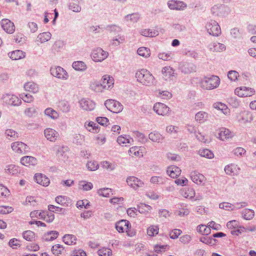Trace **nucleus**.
Wrapping results in <instances>:
<instances>
[{
	"label": "nucleus",
	"mask_w": 256,
	"mask_h": 256,
	"mask_svg": "<svg viewBox=\"0 0 256 256\" xmlns=\"http://www.w3.org/2000/svg\"><path fill=\"white\" fill-rule=\"evenodd\" d=\"M135 76L137 81L142 85L151 86L156 84L154 76L146 69H141L136 71Z\"/></svg>",
	"instance_id": "1"
},
{
	"label": "nucleus",
	"mask_w": 256,
	"mask_h": 256,
	"mask_svg": "<svg viewBox=\"0 0 256 256\" xmlns=\"http://www.w3.org/2000/svg\"><path fill=\"white\" fill-rule=\"evenodd\" d=\"M220 79L216 76L204 77L200 82L202 88L204 90H213L216 88L220 84Z\"/></svg>",
	"instance_id": "2"
},
{
	"label": "nucleus",
	"mask_w": 256,
	"mask_h": 256,
	"mask_svg": "<svg viewBox=\"0 0 256 256\" xmlns=\"http://www.w3.org/2000/svg\"><path fill=\"white\" fill-rule=\"evenodd\" d=\"M206 28L210 35L218 36L221 34V28L218 22L210 20L206 25Z\"/></svg>",
	"instance_id": "3"
},
{
	"label": "nucleus",
	"mask_w": 256,
	"mask_h": 256,
	"mask_svg": "<svg viewBox=\"0 0 256 256\" xmlns=\"http://www.w3.org/2000/svg\"><path fill=\"white\" fill-rule=\"evenodd\" d=\"M107 109L114 113H119L123 109L122 105L118 101L114 100H108L104 102Z\"/></svg>",
	"instance_id": "4"
},
{
	"label": "nucleus",
	"mask_w": 256,
	"mask_h": 256,
	"mask_svg": "<svg viewBox=\"0 0 256 256\" xmlns=\"http://www.w3.org/2000/svg\"><path fill=\"white\" fill-rule=\"evenodd\" d=\"M212 13L215 16L225 17L228 16L230 12L229 7L223 4L215 5L211 8Z\"/></svg>",
	"instance_id": "5"
},
{
	"label": "nucleus",
	"mask_w": 256,
	"mask_h": 256,
	"mask_svg": "<svg viewBox=\"0 0 256 256\" xmlns=\"http://www.w3.org/2000/svg\"><path fill=\"white\" fill-rule=\"evenodd\" d=\"M108 53L100 48L94 49L91 54L92 60L96 62H100L108 58Z\"/></svg>",
	"instance_id": "6"
},
{
	"label": "nucleus",
	"mask_w": 256,
	"mask_h": 256,
	"mask_svg": "<svg viewBox=\"0 0 256 256\" xmlns=\"http://www.w3.org/2000/svg\"><path fill=\"white\" fill-rule=\"evenodd\" d=\"M2 102L6 104L12 106H18L21 103V100L16 96L6 94L2 96Z\"/></svg>",
	"instance_id": "7"
},
{
	"label": "nucleus",
	"mask_w": 256,
	"mask_h": 256,
	"mask_svg": "<svg viewBox=\"0 0 256 256\" xmlns=\"http://www.w3.org/2000/svg\"><path fill=\"white\" fill-rule=\"evenodd\" d=\"M50 72L52 75L60 80H66L68 78V72L60 66L52 67Z\"/></svg>",
	"instance_id": "8"
},
{
	"label": "nucleus",
	"mask_w": 256,
	"mask_h": 256,
	"mask_svg": "<svg viewBox=\"0 0 256 256\" xmlns=\"http://www.w3.org/2000/svg\"><path fill=\"white\" fill-rule=\"evenodd\" d=\"M12 150L16 153L24 154L28 152V146L21 142H15L11 144Z\"/></svg>",
	"instance_id": "9"
},
{
	"label": "nucleus",
	"mask_w": 256,
	"mask_h": 256,
	"mask_svg": "<svg viewBox=\"0 0 256 256\" xmlns=\"http://www.w3.org/2000/svg\"><path fill=\"white\" fill-rule=\"evenodd\" d=\"M126 182L131 188L135 190L142 187L144 185V183L142 180L134 176H128Z\"/></svg>",
	"instance_id": "10"
},
{
	"label": "nucleus",
	"mask_w": 256,
	"mask_h": 256,
	"mask_svg": "<svg viewBox=\"0 0 256 256\" xmlns=\"http://www.w3.org/2000/svg\"><path fill=\"white\" fill-rule=\"evenodd\" d=\"M168 7L172 10H184L187 8V4L182 1L170 0L167 3Z\"/></svg>",
	"instance_id": "11"
},
{
	"label": "nucleus",
	"mask_w": 256,
	"mask_h": 256,
	"mask_svg": "<svg viewBox=\"0 0 256 256\" xmlns=\"http://www.w3.org/2000/svg\"><path fill=\"white\" fill-rule=\"evenodd\" d=\"M235 94L240 97H248L254 95L255 93L254 89L242 86L236 88L234 91Z\"/></svg>",
	"instance_id": "12"
},
{
	"label": "nucleus",
	"mask_w": 256,
	"mask_h": 256,
	"mask_svg": "<svg viewBox=\"0 0 256 256\" xmlns=\"http://www.w3.org/2000/svg\"><path fill=\"white\" fill-rule=\"evenodd\" d=\"M153 109L158 114L162 116L167 115L170 111V108L168 106L160 102L155 104Z\"/></svg>",
	"instance_id": "13"
},
{
	"label": "nucleus",
	"mask_w": 256,
	"mask_h": 256,
	"mask_svg": "<svg viewBox=\"0 0 256 256\" xmlns=\"http://www.w3.org/2000/svg\"><path fill=\"white\" fill-rule=\"evenodd\" d=\"M232 132L228 129L225 128H221L218 130L216 137L220 140L224 141L232 138Z\"/></svg>",
	"instance_id": "14"
},
{
	"label": "nucleus",
	"mask_w": 256,
	"mask_h": 256,
	"mask_svg": "<svg viewBox=\"0 0 256 256\" xmlns=\"http://www.w3.org/2000/svg\"><path fill=\"white\" fill-rule=\"evenodd\" d=\"M238 121L242 123L250 122L253 120L252 114L248 111L244 110L238 116Z\"/></svg>",
	"instance_id": "15"
},
{
	"label": "nucleus",
	"mask_w": 256,
	"mask_h": 256,
	"mask_svg": "<svg viewBox=\"0 0 256 256\" xmlns=\"http://www.w3.org/2000/svg\"><path fill=\"white\" fill-rule=\"evenodd\" d=\"M190 176L192 181L197 184L203 185L206 181L204 176L196 171L192 172Z\"/></svg>",
	"instance_id": "16"
},
{
	"label": "nucleus",
	"mask_w": 256,
	"mask_h": 256,
	"mask_svg": "<svg viewBox=\"0 0 256 256\" xmlns=\"http://www.w3.org/2000/svg\"><path fill=\"white\" fill-rule=\"evenodd\" d=\"M44 134L46 139L50 142H54L59 136V134L54 129L46 128L44 130Z\"/></svg>",
	"instance_id": "17"
},
{
	"label": "nucleus",
	"mask_w": 256,
	"mask_h": 256,
	"mask_svg": "<svg viewBox=\"0 0 256 256\" xmlns=\"http://www.w3.org/2000/svg\"><path fill=\"white\" fill-rule=\"evenodd\" d=\"M79 104L84 110L91 111L95 108L94 102L89 99L82 98L79 101Z\"/></svg>",
	"instance_id": "18"
},
{
	"label": "nucleus",
	"mask_w": 256,
	"mask_h": 256,
	"mask_svg": "<svg viewBox=\"0 0 256 256\" xmlns=\"http://www.w3.org/2000/svg\"><path fill=\"white\" fill-rule=\"evenodd\" d=\"M1 26L3 30L8 34H12L15 30L13 22L8 19H4L1 21Z\"/></svg>",
	"instance_id": "19"
},
{
	"label": "nucleus",
	"mask_w": 256,
	"mask_h": 256,
	"mask_svg": "<svg viewBox=\"0 0 256 256\" xmlns=\"http://www.w3.org/2000/svg\"><path fill=\"white\" fill-rule=\"evenodd\" d=\"M35 181L44 186H47L50 183V179L42 174H36L34 176Z\"/></svg>",
	"instance_id": "20"
},
{
	"label": "nucleus",
	"mask_w": 256,
	"mask_h": 256,
	"mask_svg": "<svg viewBox=\"0 0 256 256\" xmlns=\"http://www.w3.org/2000/svg\"><path fill=\"white\" fill-rule=\"evenodd\" d=\"M102 90H110L112 88L114 84V80L112 77L108 76H104L102 82L100 83Z\"/></svg>",
	"instance_id": "21"
},
{
	"label": "nucleus",
	"mask_w": 256,
	"mask_h": 256,
	"mask_svg": "<svg viewBox=\"0 0 256 256\" xmlns=\"http://www.w3.org/2000/svg\"><path fill=\"white\" fill-rule=\"evenodd\" d=\"M163 78L166 80H172L174 77V70L170 66H165L162 70Z\"/></svg>",
	"instance_id": "22"
},
{
	"label": "nucleus",
	"mask_w": 256,
	"mask_h": 256,
	"mask_svg": "<svg viewBox=\"0 0 256 256\" xmlns=\"http://www.w3.org/2000/svg\"><path fill=\"white\" fill-rule=\"evenodd\" d=\"M20 163L26 166H34L37 164L38 160L33 156H25L20 158Z\"/></svg>",
	"instance_id": "23"
},
{
	"label": "nucleus",
	"mask_w": 256,
	"mask_h": 256,
	"mask_svg": "<svg viewBox=\"0 0 256 256\" xmlns=\"http://www.w3.org/2000/svg\"><path fill=\"white\" fill-rule=\"evenodd\" d=\"M224 170L227 174L234 176L238 174L240 168L238 165L231 164L226 166Z\"/></svg>",
	"instance_id": "24"
},
{
	"label": "nucleus",
	"mask_w": 256,
	"mask_h": 256,
	"mask_svg": "<svg viewBox=\"0 0 256 256\" xmlns=\"http://www.w3.org/2000/svg\"><path fill=\"white\" fill-rule=\"evenodd\" d=\"M38 218L42 220L47 222H52L54 218V216L53 213L48 211L42 210L40 212Z\"/></svg>",
	"instance_id": "25"
},
{
	"label": "nucleus",
	"mask_w": 256,
	"mask_h": 256,
	"mask_svg": "<svg viewBox=\"0 0 256 256\" xmlns=\"http://www.w3.org/2000/svg\"><path fill=\"white\" fill-rule=\"evenodd\" d=\"M148 138L152 142L161 143L164 139V136L158 132L154 131L149 134Z\"/></svg>",
	"instance_id": "26"
},
{
	"label": "nucleus",
	"mask_w": 256,
	"mask_h": 256,
	"mask_svg": "<svg viewBox=\"0 0 256 256\" xmlns=\"http://www.w3.org/2000/svg\"><path fill=\"white\" fill-rule=\"evenodd\" d=\"M166 172L169 176L174 178L180 174L181 170L176 166H172L168 168Z\"/></svg>",
	"instance_id": "27"
},
{
	"label": "nucleus",
	"mask_w": 256,
	"mask_h": 256,
	"mask_svg": "<svg viewBox=\"0 0 256 256\" xmlns=\"http://www.w3.org/2000/svg\"><path fill=\"white\" fill-rule=\"evenodd\" d=\"M59 234V232L56 230L48 232L43 235L42 240L43 241L50 242L56 239Z\"/></svg>",
	"instance_id": "28"
},
{
	"label": "nucleus",
	"mask_w": 256,
	"mask_h": 256,
	"mask_svg": "<svg viewBox=\"0 0 256 256\" xmlns=\"http://www.w3.org/2000/svg\"><path fill=\"white\" fill-rule=\"evenodd\" d=\"M52 37V34L50 32H44L38 34L36 38V42H40L41 44L48 41Z\"/></svg>",
	"instance_id": "29"
},
{
	"label": "nucleus",
	"mask_w": 256,
	"mask_h": 256,
	"mask_svg": "<svg viewBox=\"0 0 256 256\" xmlns=\"http://www.w3.org/2000/svg\"><path fill=\"white\" fill-rule=\"evenodd\" d=\"M72 67L76 70L80 72H84L87 69L86 64L82 61H75L72 64Z\"/></svg>",
	"instance_id": "30"
},
{
	"label": "nucleus",
	"mask_w": 256,
	"mask_h": 256,
	"mask_svg": "<svg viewBox=\"0 0 256 256\" xmlns=\"http://www.w3.org/2000/svg\"><path fill=\"white\" fill-rule=\"evenodd\" d=\"M24 88L26 90L34 94L38 92L39 90L38 85L32 82L26 83L24 85Z\"/></svg>",
	"instance_id": "31"
},
{
	"label": "nucleus",
	"mask_w": 256,
	"mask_h": 256,
	"mask_svg": "<svg viewBox=\"0 0 256 256\" xmlns=\"http://www.w3.org/2000/svg\"><path fill=\"white\" fill-rule=\"evenodd\" d=\"M130 224V222L125 220H122L116 224V228L119 232H124V230L126 229V226H128Z\"/></svg>",
	"instance_id": "32"
},
{
	"label": "nucleus",
	"mask_w": 256,
	"mask_h": 256,
	"mask_svg": "<svg viewBox=\"0 0 256 256\" xmlns=\"http://www.w3.org/2000/svg\"><path fill=\"white\" fill-rule=\"evenodd\" d=\"M56 202L64 206H68L70 205V199L66 196H59L56 198Z\"/></svg>",
	"instance_id": "33"
},
{
	"label": "nucleus",
	"mask_w": 256,
	"mask_h": 256,
	"mask_svg": "<svg viewBox=\"0 0 256 256\" xmlns=\"http://www.w3.org/2000/svg\"><path fill=\"white\" fill-rule=\"evenodd\" d=\"M8 54L12 60H18L25 57V52L20 50L13 51L9 52Z\"/></svg>",
	"instance_id": "34"
},
{
	"label": "nucleus",
	"mask_w": 256,
	"mask_h": 256,
	"mask_svg": "<svg viewBox=\"0 0 256 256\" xmlns=\"http://www.w3.org/2000/svg\"><path fill=\"white\" fill-rule=\"evenodd\" d=\"M62 240L66 244L70 246L76 244L77 238L74 235L66 234L63 236Z\"/></svg>",
	"instance_id": "35"
},
{
	"label": "nucleus",
	"mask_w": 256,
	"mask_h": 256,
	"mask_svg": "<svg viewBox=\"0 0 256 256\" xmlns=\"http://www.w3.org/2000/svg\"><path fill=\"white\" fill-rule=\"evenodd\" d=\"M208 118V114L206 112L200 111L197 112L195 115V120L202 124L205 122Z\"/></svg>",
	"instance_id": "36"
},
{
	"label": "nucleus",
	"mask_w": 256,
	"mask_h": 256,
	"mask_svg": "<svg viewBox=\"0 0 256 256\" xmlns=\"http://www.w3.org/2000/svg\"><path fill=\"white\" fill-rule=\"evenodd\" d=\"M84 126L88 130L93 133H97L99 132L98 126L94 122H86Z\"/></svg>",
	"instance_id": "37"
},
{
	"label": "nucleus",
	"mask_w": 256,
	"mask_h": 256,
	"mask_svg": "<svg viewBox=\"0 0 256 256\" xmlns=\"http://www.w3.org/2000/svg\"><path fill=\"white\" fill-rule=\"evenodd\" d=\"M140 34L144 36L152 38L158 36L159 33L156 30L148 28L141 30Z\"/></svg>",
	"instance_id": "38"
},
{
	"label": "nucleus",
	"mask_w": 256,
	"mask_h": 256,
	"mask_svg": "<svg viewBox=\"0 0 256 256\" xmlns=\"http://www.w3.org/2000/svg\"><path fill=\"white\" fill-rule=\"evenodd\" d=\"M5 170L6 172L12 175H16L20 172V168L14 164H10L6 166V168Z\"/></svg>",
	"instance_id": "39"
},
{
	"label": "nucleus",
	"mask_w": 256,
	"mask_h": 256,
	"mask_svg": "<svg viewBox=\"0 0 256 256\" xmlns=\"http://www.w3.org/2000/svg\"><path fill=\"white\" fill-rule=\"evenodd\" d=\"M210 49L212 51L221 52L226 50V46L218 42H214L209 45Z\"/></svg>",
	"instance_id": "40"
},
{
	"label": "nucleus",
	"mask_w": 256,
	"mask_h": 256,
	"mask_svg": "<svg viewBox=\"0 0 256 256\" xmlns=\"http://www.w3.org/2000/svg\"><path fill=\"white\" fill-rule=\"evenodd\" d=\"M254 211L251 209L246 208L242 210V217L246 220H250L254 216Z\"/></svg>",
	"instance_id": "41"
},
{
	"label": "nucleus",
	"mask_w": 256,
	"mask_h": 256,
	"mask_svg": "<svg viewBox=\"0 0 256 256\" xmlns=\"http://www.w3.org/2000/svg\"><path fill=\"white\" fill-rule=\"evenodd\" d=\"M137 210L140 214H146L152 209V207L145 204L140 203L137 205Z\"/></svg>",
	"instance_id": "42"
},
{
	"label": "nucleus",
	"mask_w": 256,
	"mask_h": 256,
	"mask_svg": "<svg viewBox=\"0 0 256 256\" xmlns=\"http://www.w3.org/2000/svg\"><path fill=\"white\" fill-rule=\"evenodd\" d=\"M195 68V66L193 64L186 63L181 67V70L184 74H188L194 72Z\"/></svg>",
	"instance_id": "43"
},
{
	"label": "nucleus",
	"mask_w": 256,
	"mask_h": 256,
	"mask_svg": "<svg viewBox=\"0 0 256 256\" xmlns=\"http://www.w3.org/2000/svg\"><path fill=\"white\" fill-rule=\"evenodd\" d=\"M200 240L204 244L210 245L214 246L217 242V240L212 238L206 236H202L200 238Z\"/></svg>",
	"instance_id": "44"
},
{
	"label": "nucleus",
	"mask_w": 256,
	"mask_h": 256,
	"mask_svg": "<svg viewBox=\"0 0 256 256\" xmlns=\"http://www.w3.org/2000/svg\"><path fill=\"white\" fill-rule=\"evenodd\" d=\"M44 114L53 120H56L58 118V112L51 108H46Z\"/></svg>",
	"instance_id": "45"
},
{
	"label": "nucleus",
	"mask_w": 256,
	"mask_h": 256,
	"mask_svg": "<svg viewBox=\"0 0 256 256\" xmlns=\"http://www.w3.org/2000/svg\"><path fill=\"white\" fill-rule=\"evenodd\" d=\"M58 106L60 109L64 112H68L70 110V106L68 102L62 100L58 102Z\"/></svg>",
	"instance_id": "46"
},
{
	"label": "nucleus",
	"mask_w": 256,
	"mask_h": 256,
	"mask_svg": "<svg viewBox=\"0 0 256 256\" xmlns=\"http://www.w3.org/2000/svg\"><path fill=\"white\" fill-rule=\"evenodd\" d=\"M137 53L138 55L144 58H148L150 55V48L146 47L139 48L137 50Z\"/></svg>",
	"instance_id": "47"
},
{
	"label": "nucleus",
	"mask_w": 256,
	"mask_h": 256,
	"mask_svg": "<svg viewBox=\"0 0 256 256\" xmlns=\"http://www.w3.org/2000/svg\"><path fill=\"white\" fill-rule=\"evenodd\" d=\"M97 193L98 195L106 198L110 197L112 194V190L109 188L99 189Z\"/></svg>",
	"instance_id": "48"
},
{
	"label": "nucleus",
	"mask_w": 256,
	"mask_h": 256,
	"mask_svg": "<svg viewBox=\"0 0 256 256\" xmlns=\"http://www.w3.org/2000/svg\"><path fill=\"white\" fill-rule=\"evenodd\" d=\"M54 149L56 151V154L58 158L62 156L65 152L67 150L66 147L58 145L55 146Z\"/></svg>",
	"instance_id": "49"
},
{
	"label": "nucleus",
	"mask_w": 256,
	"mask_h": 256,
	"mask_svg": "<svg viewBox=\"0 0 256 256\" xmlns=\"http://www.w3.org/2000/svg\"><path fill=\"white\" fill-rule=\"evenodd\" d=\"M125 40L124 36L118 35L115 38H113L112 40L111 44L112 46H118L120 44L124 42Z\"/></svg>",
	"instance_id": "50"
},
{
	"label": "nucleus",
	"mask_w": 256,
	"mask_h": 256,
	"mask_svg": "<svg viewBox=\"0 0 256 256\" xmlns=\"http://www.w3.org/2000/svg\"><path fill=\"white\" fill-rule=\"evenodd\" d=\"M64 250L63 246L56 244L53 246L52 248V252L55 256H59L60 254Z\"/></svg>",
	"instance_id": "51"
},
{
	"label": "nucleus",
	"mask_w": 256,
	"mask_h": 256,
	"mask_svg": "<svg viewBox=\"0 0 256 256\" xmlns=\"http://www.w3.org/2000/svg\"><path fill=\"white\" fill-rule=\"evenodd\" d=\"M197 231L200 234L207 236L210 233L211 230L210 228L206 226L205 225H200L197 227Z\"/></svg>",
	"instance_id": "52"
},
{
	"label": "nucleus",
	"mask_w": 256,
	"mask_h": 256,
	"mask_svg": "<svg viewBox=\"0 0 256 256\" xmlns=\"http://www.w3.org/2000/svg\"><path fill=\"white\" fill-rule=\"evenodd\" d=\"M199 154L202 157L206 158H214V155L212 152L208 149L200 150L198 151Z\"/></svg>",
	"instance_id": "53"
},
{
	"label": "nucleus",
	"mask_w": 256,
	"mask_h": 256,
	"mask_svg": "<svg viewBox=\"0 0 256 256\" xmlns=\"http://www.w3.org/2000/svg\"><path fill=\"white\" fill-rule=\"evenodd\" d=\"M104 30H106L110 32L117 34L122 31V28L119 26L115 24H110L105 26Z\"/></svg>",
	"instance_id": "54"
},
{
	"label": "nucleus",
	"mask_w": 256,
	"mask_h": 256,
	"mask_svg": "<svg viewBox=\"0 0 256 256\" xmlns=\"http://www.w3.org/2000/svg\"><path fill=\"white\" fill-rule=\"evenodd\" d=\"M131 140H132L129 136H120L117 138V142L120 144H130Z\"/></svg>",
	"instance_id": "55"
},
{
	"label": "nucleus",
	"mask_w": 256,
	"mask_h": 256,
	"mask_svg": "<svg viewBox=\"0 0 256 256\" xmlns=\"http://www.w3.org/2000/svg\"><path fill=\"white\" fill-rule=\"evenodd\" d=\"M195 194V191L192 188H188L183 192L182 194L185 198L192 200L194 198Z\"/></svg>",
	"instance_id": "56"
},
{
	"label": "nucleus",
	"mask_w": 256,
	"mask_h": 256,
	"mask_svg": "<svg viewBox=\"0 0 256 256\" xmlns=\"http://www.w3.org/2000/svg\"><path fill=\"white\" fill-rule=\"evenodd\" d=\"M24 114L28 117H34L38 114L36 108L34 106L28 108L24 110Z\"/></svg>",
	"instance_id": "57"
},
{
	"label": "nucleus",
	"mask_w": 256,
	"mask_h": 256,
	"mask_svg": "<svg viewBox=\"0 0 256 256\" xmlns=\"http://www.w3.org/2000/svg\"><path fill=\"white\" fill-rule=\"evenodd\" d=\"M22 237L28 241H32L35 237V234L31 230H26L22 232Z\"/></svg>",
	"instance_id": "58"
},
{
	"label": "nucleus",
	"mask_w": 256,
	"mask_h": 256,
	"mask_svg": "<svg viewBox=\"0 0 256 256\" xmlns=\"http://www.w3.org/2000/svg\"><path fill=\"white\" fill-rule=\"evenodd\" d=\"M5 134L8 138L9 137L10 138H12V140H16L19 136L18 134L12 129L6 130Z\"/></svg>",
	"instance_id": "59"
},
{
	"label": "nucleus",
	"mask_w": 256,
	"mask_h": 256,
	"mask_svg": "<svg viewBox=\"0 0 256 256\" xmlns=\"http://www.w3.org/2000/svg\"><path fill=\"white\" fill-rule=\"evenodd\" d=\"M159 228L158 226L152 225L147 229V234L149 236H154L158 232Z\"/></svg>",
	"instance_id": "60"
},
{
	"label": "nucleus",
	"mask_w": 256,
	"mask_h": 256,
	"mask_svg": "<svg viewBox=\"0 0 256 256\" xmlns=\"http://www.w3.org/2000/svg\"><path fill=\"white\" fill-rule=\"evenodd\" d=\"M48 210L52 212L55 213H64L66 210L62 208L56 206L52 204H49L48 206Z\"/></svg>",
	"instance_id": "61"
},
{
	"label": "nucleus",
	"mask_w": 256,
	"mask_h": 256,
	"mask_svg": "<svg viewBox=\"0 0 256 256\" xmlns=\"http://www.w3.org/2000/svg\"><path fill=\"white\" fill-rule=\"evenodd\" d=\"M124 19L127 22H136L139 19V16L136 13H133L132 14H128L126 16H125Z\"/></svg>",
	"instance_id": "62"
},
{
	"label": "nucleus",
	"mask_w": 256,
	"mask_h": 256,
	"mask_svg": "<svg viewBox=\"0 0 256 256\" xmlns=\"http://www.w3.org/2000/svg\"><path fill=\"white\" fill-rule=\"evenodd\" d=\"M230 35L234 38L239 39L242 37V32L237 28L230 30Z\"/></svg>",
	"instance_id": "63"
},
{
	"label": "nucleus",
	"mask_w": 256,
	"mask_h": 256,
	"mask_svg": "<svg viewBox=\"0 0 256 256\" xmlns=\"http://www.w3.org/2000/svg\"><path fill=\"white\" fill-rule=\"evenodd\" d=\"M98 254L99 256H110L112 254V251L110 248H103L98 251Z\"/></svg>",
	"instance_id": "64"
}]
</instances>
